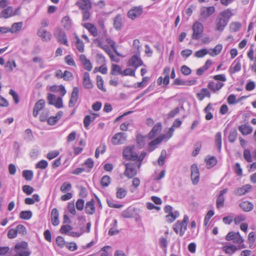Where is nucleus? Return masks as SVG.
Here are the masks:
<instances>
[{
  "label": "nucleus",
  "instance_id": "obj_22",
  "mask_svg": "<svg viewBox=\"0 0 256 256\" xmlns=\"http://www.w3.org/2000/svg\"><path fill=\"white\" fill-rule=\"evenodd\" d=\"M45 106V102L44 100H39L36 104L33 110V116L36 117L38 112L42 110Z\"/></svg>",
  "mask_w": 256,
  "mask_h": 256
},
{
  "label": "nucleus",
  "instance_id": "obj_53",
  "mask_svg": "<svg viewBox=\"0 0 256 256\" xmlns=\"http://www.w3.org/2000/svg\"><path fill=\"white\" fill-rule=\"evenodd\" d=\"M206 162L207 168H208L214 166L217 162L216 159L214 156L208 159H206Z\"/></svg>",
  "mask_w": 256,
  "mask_h": 256
},
{
  "label": "nucleus",
  "instance_id": "obj_41",
  "mask_svg": "<svg viewBox=\"0 0 256 256\" xmlns=\"http://www.w3.org/2000/svg\"><path fill=\"white\" fill-rule=\"evenodd\" d=\"M215 144L219 152L222 148V134L220 132H217L214 138Z\"/></svg>",
  "mask_w": 256,
  "mask_h": 256
},
{
  "label": "nucleus",
  "instance_id": "obj_33",
  "mask_svg": "<svg viewBox=\"0 0 256 256\" xmlns=\"http://www.w3.org/2000/svg\"><path fill=\"white\" fill-rule=\"evenodd\" d=\"M82 26L86 28L94 36H97V29L92 24L87 22L82 24Z\"/></svg>",
  "mask_w": 256,
  "mask_h": 256
},
{
  "label": "nucleus",
  "instance_id": "obj_3",
  "mask_svg": "<svg viewBox=\"0 0 256 256\" xmlns=\"http://www.w3.org/2000/svg\"><path fill=\"white\" fill-rule=\"evenodd\" d=\"M192 30L193 31L192 35V39L194 40H199L204 32L202 24L198 22H195L192 25Z\"/></svg>",
  "mask_w": 256,
  "mask_h": 256
},
{
  "label": "nucleus",
  "instance_id": "obj_40",
  "mask_svg": "<svg viewBox=\"0 0 256 256\" xmlns=\"http://www.w3.org/2000/svg\"><path fill=\"white\" fill-rule=\"evenodd\" d=\"M122 70L118 64H114L112 66L110 74L112 75H122Z\"/></svg>",
  "mask_w": 256,
  "mask_h": 256
},
{
  "label": "nucleus",
  "instance_id": "obj_1",
  "mask_svg": "<svg viewBox=\"0 0 256 256\" xmlns=\"http://www.w3.org/2000/svg\"><path fill=\"white\" fill-rule=\"evenodd\" d=\"M14 250L16 254L14 256H29L30 254L28 244L24 242L16 244Z\"/></svg>",
  "mask_w": 256,
  "mask_h": 256
},
{
  "label": "nucleus",
  "instance_id": "obj_55",
  "mask_svg": "<svg viewBox=\"0 0 256 256\" xmlns=\"http://www.w3.org/2000/svg\"><path fill=\"white\" fill-rule=\"evenodd\" d=\"M194 84V81H174L172 85L174 86H184V85H192Z\"/></svg>",
  "mask_w": 256,
  "mask_h": 256
},
{
  "label": "nucleus",
  "instance_id": "obj_45",
  "mask_svg": "<svg viewBox=\"0 0 256 256\" xmlns=\"http://www.w3.org/2000/svg\"><path fill=\"white\" fill-rule=\"evenodd\" d=\"M166 150H162L161 152L160 156L158 160V164L160 166H162L165 162V160L166 157Z\"/></svg>",
  "mask_w": 256,
  "mask_h": 256
},
{
  "label": "nucleus",
  "instance_id": "obj_12",
  "mask_svg": "<svg viewBox=\"0 0 256 256\" xmlns=\"http://www.w3.org/2000/svg\"><path fill=\"white\" fill-rule=\"evenodd\" d=\"M126 134L123 132H118L115 134L112 140L114 144H124L126 140Z\"/></svg>",
  "mask_w": 256,
  "mask_h": 256
},
{
  "label": "nucleus",
  "instance_id": "obj_32",
  "mask_svg": "<svg viewBox=\"0 0 256 256\" xmlns=\"http://www.w3.org/2000/svg\"><path fill=\"white\" fill-rule=\"evenodd\" d=\"M222 250L226 254L232 255L236 251L238 248L236 246L230 244L222 246Z\"/></svg>",
  "mask_w": 256,
  "mask_h": 256
},
{
  "label": "nucleus",
  "instance_id": "obj_50",
  "mask_svg": "<svg viewBox=\"0 0 256 256\" xmlns=\"http://www.w3.org/2000/svg\"><path fill=\"white\" fill-rule=\"evenodd\" d=\"M110 178L109 176L107 175L103 176L100 180L101 186L103 188L108 186L110 183Z\"/></svg>",
  "mask_w": 256,
  "mask_h": 256
},
{
  "label": "nucleus",
  "instance_id": "obj_38",
  "mask_svg": "<svg viewBox=\"0 0 256 256\" xmlns=\"http://www.w3.org/2000/svg\"><path fill=\"white\" fill-rule=\"evenodd\" d=\"M232 16L233 13L232 12V10L230 8H228L222 12L220 14V16L225 20H227V22H228L230 18Z\"/></svg>",
  "mask_w": 256,
  "mask_h": 256
},
{
  "label": "nucleus",
  "instance_id": "obj_8",
  "mask_svg": "<svg viewBox=\"0 0 256 256\" xmlns=\"http://www.w3.org/2000/svg\"><path fill=\"white\" fill-rule=\"evenodd\" d=\"M226 240H232L236 244H242L244 242V240L240 235V232H228L226 236Z\"/></svg>",
  "mask_w": 256,
  "mask_h": 256
},
{
  "label": "nucleus",
  "instance_id": "obj_26",
  "mask_svg": "<svg viewBox=\"0 0 256 256\" xmlns=\"http://www.w3.org/2000/svg\"><path fill=\"white\" fill-rule=\"evenodd\" d=\"M58 216L59 214L58 210L56 208L52 209L51 212V218L52 224L54 226H56L60 224Z\"/></svg>",
  "mask_w": 256,
  "mask_h": 256
},
{
  "label": "nucleus",
  "instance_id": "obj_6",
  "mask_svg": "<svg viewBox=\"0 0 256 256\" xmlns=\"http://www.w3.org/2000/svg\"><path fill=\"white\" fill-rule=\"evenodd\" d=\"M62 96L56 97L55 95L48 94V104L54 106L56 108H60L63 106Z\"/></svg>",
  "mask_w": 256,
  "mask_h": 256
},
{
  "label": "nucleus",
  "instance_id": "obj_58",
  "mask_svg": "<svg viewBox=\"0 0 256 256\" xmlns=\"http://www.w3.org/2000/svg\"><path fill=\"white\" fill-rule=\"evenodd\" d=\"M16 66V62L14 60L8 61L5 65V68L7 71H12Z\"/></svg>",
  "mask_w": 256,
  "mask_h": 256
},
{
  "label": "nucleus",
  "instance_id": "obj_16",
  "mask_svg": "<svg viewBox=\"0 0 256 256\" xmlns=\"http://www.w3.org/2000/svg\"><path fill=\"white\" fill-rule=\"evenodd\" d=\"M142 61L138 55L133 56L128 61V66L135 68V70L138 67L142 65Z\"/></svg>",
  "mask_w": 256,
  "mask_h": 256
},
{
  "label": "nucleus",
  "instance_id": "obj_61",
  "mask_svg": "<svg viewBox=\"0 0 256 256\" xmlns=\"http://www.w3.org/2000/svg\"><path fill=\"white\" fill-rule=\"evenodd\" d=\"M72 188V185L68 182H64L60 187V190L62 192H66L70 191Z\"/></svg>",
  "mask_w": 256,
  "mask_h": 256
},
{
  "label": "nucleus",
  "instance_id": "obj_42",
  "mask_svg": "<svg viewBox=\"0 0 256 256\" xmlns=\"http://www.w3.org/2000/svg\"><path fill=\"white\" fill-rule=\"evenodd\" d=\"M238 135V132L236 128H232L230 132L228 139V141L231 142L233 143L235 142Z\"/></svg>",
  "mask_w": 256,
  "mask_h": 256
},
{
  "label": "nucleus",
  "instance_id": "obj_20",
  "mask_svg": "<svg viewBox=\"0 0 256 256\" xmlns=\"http://www.w3.org/2000/svg\"><path fill=\"white\" fill-rule=\"evenodd\" d=\"M48 88L52 92L59 93L61 96H64L66 92L64 87L62 85H54L50 86Z\"/></svg>",
  "mask_w": 256,
  "mask_h": 256
},
{
  "label": "nucleus",
  "instance_id": "obj_31",
  "mask_svg": "<svg viewBox=\"0 0 256 256\" xmlns=\"http://www.w3.org/2000/svg\"><path fill=\"white\" fill-rule=\"evenodd\" d=\"M222 48V44H218L214 48H211L208 50V54L212 56H216L221 52Z\"/></svg>",
  "mask_w": 256,
  "mask_h": 256
},
{
  "label": "nucleus",
  "instance_id": "obj_46",
  "mask_svg": "<svg viewBox=\"0 0 256 256\" xmlns=\"http://www.w3.org/2000/svg\"><path fill=\"white\" fill-rule=\"evenodd\" d=\"M178 215L179 214L178 212H172V213L168 214L166 216V221L168 222H172L178 217Z\"/></svg>",
  "mask_w": 256,
  "mask_h": 256
},
{
  "label": "nucleus",
  "instance_id": "obj_27",
  "mask_svg": "<svg viewBox=\"0 0 256 256\" xmlns=\"http://www.w3.org/2000/svg\"><path fill=\"white\" fill-rule=\"evenodd\" d=\"M98 116V115L96 114H92L90 115L86 116L84 120V127L88 129L90 122L94 121Z\"/></svg>",
  "mask_w": 256,
  "mask_h": 256
},
{
  "label": "nucleus",
  "instance_id": "obj_13",
  "mask_svg": "<svg viewBox=\"0 0 256 256\" xmlns=\"http://www.w3.org/2000/svg\"><path fill=\"white\" fill-rule=\"evenodd\" d=\"M216 9L214 6L209 7L203 6L200 8V14L202 18H207L215 12Z\"/></svg>",
  "mask_w": 256,
  "mask_h": 256
},
{
  "label": "nucleus",
  "instance_id": "obj_56",
  "mask_svg": "<svg viewBox=\"0 0 256 256\" xmlns=\"http://www.w3.org/2000/svg\"><path fill=\"white\" fill-rule=\"evenodd\" d=\"M146 82L147 81H142L141 82L134 84H124V86L128 87H132L134 88H144L146 85Z\"/></svg>",
  "mask_w": 256,
  "mask_h": 256
},
{
  "label": "nucleus",
  "instance_id": "obj_43",
  "mask_svg": "<svg viewBox=\"0 0 256 256\" xmlns=\"http://www.w3.org/2000/svg\"><path fill=\"white\" fill-rule=\"evenodd\" d=\"M75 38L76 39V46L78 50L80 52H84V44L82 42V40H80V38L78 36H75Z\"/></svg>",
  "mask_w": 256,
  "mask_h": 256
},
{
  "label": "nucleus",
  "instance_id": "obj_4",
  "mask_svg": "<svg viewBox=\"0 0 256 256\" xmlns=\"http://www.w3.org/2000/svg\"><path fill=\"white\" fill-rule=\"evenodd\" d=\"M126 169L124 172V174L128 178H132L136 175L138 170L136 168L137 167L136 162H129L125 164Z\"/></svg>",
  "mask_w": 256,
  "mask_h": 256
},
{
  "label": "nucleus",
  "instance_id": "obj_49",
  "mask_svg": "<svg viewBox=\"0 0 256 256\" xmlns=\"http://www.w3.org/2000/svg\"><path fill=\"white\" fill-rule=\"evenodd\" d=\"M241 68L240 64L239 61L236 60L232 64L230 69L231 72L232 73H234L236 72H238L240 70Z\"/></svg>",
  "mask_w": 256,
  "mask_h": 256
},
{
  "label": "nucleus",
  "instance_id": "obj_25",
  "mask_svg": "<svg viewBox=\"0 0 256 256\" xmlns=\"http://www.w3.org/2000/svg\"><path fill=\"white\" fill-rule=\"evenodd\" d=\"M162 130V124L160 122L157 123L152 128L148 134L150 138H154L156 134H159Z\"/></svg>",
  "mask_w": 256,
  "mask_h": 256
},
{
  "label": "nucleus",
  "instance_id": "obj_36",
  "mask_svg": "<svg viewBox=\"0 0 256 256\" xmlns=\"http://www.w3.org/2000/svg\"><path fill=\"white\" fill-rule=\"evenodd\" d=\"M127 194V190L126 188L118 187L116 188V197L119 199L124 198Z\"/></svg>",
  "mask_w": 256,
  "mask_h": 256
},
{
  "label": "nucleus",
  "instance_id": "obj_14",
  "mask_svg": "<svg viewBox=\"0 0 256 256\" xmlns=\"http://www.w3.org/2000/svg\"><path fill=\"white\" fill-rule=\"evenodd\" d=\"M252 187L250 184H247L242 187L236 188L234 191V194L238 196H241L249 192Z\"/></svg>",
  "mask_w": 256,
  "mask_h": 256
},
{
  "label": "nucleus",
  "instance_id": "obj_52",
  "mask_svg": "<svg viewBox=\"0 0 256 256\" xmlns=\"http://www.w3.org/2000/svg\"><path fill=\"white\" fill-rule=\"evenodd\" d=\"M32 216V212L30 210L22 211L20 213V218L22 220H29Z\"/></svg>",
  "mask_w": 256,
  "mask_h": 256
},
{
  "label": "nucleus",
  "instance_id": "obj_10",
  "mask_svg": "<svg viewBox=\"0 0 256 256\" xmlns=\"http://www.w3.org/2000/svg\"><path fill=\"white\" fill-rule=\"evenodd\" d=\"M96 56L98 61H99L101 63L105 62V58L102 54H98ZM94 72H100L102 74H106L108 72V68L106 64H103L100 67L95 68L94 69Z\"/></svg>",
  "mask_w": 256,
  "mask_h": 256
},
{
  "label": "nucleus",
  "instance_id": "obj_35",
  "mask_svg": "<svg viewBox=\"0 0 256 256\" xmlns=\"http://www.w3.org/2000/svg\"><path fill=\"white\" fill-rule=\"evenodd\" d=\"M13 16V8L8 6L3 10L0 14V18H8Z\"/></svg>",
  "mask_w": 256,
  "mask_h": 256
},
{
  "label": "nucleus",
  "instance_id": "obj_9",
  "mask_svg": "<svg viewBox=\"0 0 256 256\" xmlns=\"http://www.w3.org/2000/svg\"><path fill=\"white\" fill-rule=\"evenodd\" d=\"M142 11V8L141 6H134L128 12V18L134 20L140 16Z\"/></svg>",
  "mask_w": 256,
  "mask_h": 256
},
{
  "label": "nucleus",
  "instance_id": "obj_17",
  "mask_svg": "<svg viewBox=\"0 0 256 256\" xmlns=\"http://www.w3.org/2000/svg\"><path fill=\"white\" fill-rule=\"evenodd\" d=\"M228 188H224L220 191L216 199V208H222L224 206V202L225 200L224 194L228 192Z\"/></svg>",
  "mask_w": 256,
  "mask_h": 256
},
{
  "label": "nucleus",
  "instance_id": "obj_34",
  "mask_svg": "<svg viewBox=\"0 0 256 256\" xmlns=\"http://www.w3.org/2000/svg\"><path fill=\"white\" fill-rule=\"evenodd\" d=\"M223 84L218 81H212L208 84V88L214 92L219 90L222 86Z\"/></svg>",
  "mask_w": 256,
  "mask_h": 256
},
{
  "label": "nucleus",
  "instance_id": "obj_39",
  "mask_svg": "<svg viewBox=\"0 0 256 256\" xmlns=\"http://www.w3.org/2000/svg\"><path fill=\"white\" fill-rule=\"evenodd\" d=\"M22 26V22L14 23L12 26V27L10 28H9V32L12 34L17 32L21 30Z\"/></svg>",
  "mask_w": 256,
  "mask_h": 256
},
{
  "label": "nucleus",
  "instance_id": "obj_2",
  "mask_svg": "<svg viewBox=\"0 0 256 256\" xmlns=\"http://www.w3.org/2000/svg\"><path fill=\"white\" fill-rule=\"evenodd\" d=\"M188 220V216L186 215H185L182 221H178L174 225V231L177 234L179 233L180 236H183L186 230Z\"/></svg>",
  "mask_w": 256,
  "mask_h": 256
},
{
  "label": "nucleus",
  "instance_id": "obj_63",
  "mask_svg": "<svg viewBox=\"0 0 256 256\" xmlns=\"http://www.w3.org/2000/svg\"><path fill=\"white\" fill-rule=\"evenodd\" d=\"M48 166V163L46 160H41L36 164V168H37L45 169Z\"/></svg>",
  "mask_w": 256,
  "mask_h": 256
},
{
  "label": "nucleus",
  "instance_id": "obj_15",
  "mask_svg": "<svg viewBox=\"0 0 256 256\" xmlns=\"http://www.w3.org/2000/svg\"><path fill=\"white\" fill-rule=\"evenodd\" d=\"M166 136L161 134L159 136L156 138L152 140L149 143V147L148 150L149 152L153 151L163 140H164Z\"/></svg>",
  "mask_w": 256,
  "mask_h": 256
},
{
  "label": "nucleus",
  "instance_id": "obj_59",
  "mask_svg": "<svg viewBox=\"0 0 256 256\" xmlns=\"http://www.w3.org/2000/svg\"><path fill=\"white\" fill-rule=\"evenodd\" d=\"M72 229V228L68 224L64 225L61 227L60 232L62 234H67L70 233Z\"/></svg>",
  "mask_w": 256,
  "mask_h": 256
},
{
  "label": "nucleus",
  "instance_id": "obj_44",
  "mask_svg": "<svg viewBox=\"0 0 256 256\" xmlns=\"http://www.w3.org/2000/svg\"><path fill=\"white\" fill-rule=\"evenodd\" d=\"M114 26L117 30H120L122 26V19L120 15L117 16L114 20Z\"/></svg>",
  "mask_w": 256,
  "mask_h": 256
},
{
  "label": "nucleus",
  "instance_id": "obj_64",
  "mask_svg": "<svg viewBox=\"0 0 256 256\" xmlns=\"http://www.w3.org/2000/svg\"><path fill=\"white\" fill-rule=\"evenodd\" d=\"M48 115L49 112L48 110H44L42 111L40 116V121L42 122H46L48 118Z\"/></svg>",
  "mask_w": 256,
  "mask_h": 256
},
{
  "label": "nucleus",
  "instance_id": "obj_37",
  "mask_svg": "<svg viewBox=\"0 0 256 256\" xmlns=\"http://www.w3.org/2000/svg\"><path fill=\"white\" fill-rule=\"evenodd\" d=\"M62 26L66 30H70L72 26V21L68 16L64 17L62 20Z\"/></svg>",
  "mask_w": 256,
  "mask_h": 256
},
{
  "label": "nucleus",
  "instance_id": "obj_29",
  "mask_svg": "<svg viewBox=\"0 0 256 256\" xmlns=\"http://www.w3.org/2000/svg\"><path fill=\"white\" fill-rule=\"evenodd\" d=\"M240 132L243 135H248L251 134L252 132V128L248 124H242L238 128Z\"/></svg>",
  "mask_w": 256,
  "mask_h": 256
},
{
  "label": "nucleus",
  "instance_id": "obj_48",
  "mask_svg": "<svg viewBox=\"0 0 256 256\" xmlns=\"http://www.w3.org/2000/svg\"><path fill=\"white\" fill-rule=\"evenodd\" d=\"M198 98L200 100H202L205 97H210V94L206 88H202L200 93L197 94Z\"/></svg>",
  "mask_w": 256,
  "mask_h": 256
},
{
  "label": "nucleus",
  "instance_id": "obj_18",
  "mask_svg": "<svg viewBox=\"0 0 256 256\" xmlns=\"http://www.w3.org/2000/svg\"><path fill=\"white\" fill-rule=\"evenodd\" d=\"M38 34L42 38V40L44 42L49 41L52 38L51 34L42 28L38 30Z\"/></svg>",
  "mask_w": 256,
  "mask_h": 256
},
{
  "label": "nucleus",
  "instance_id": "obj_60",
  "mask_svg": "<svg viewBox=\"0 0 256 256\" xmlns=\"http://www.w3.org/2000/svg\"><path fill=\"white\" fill-rule=\"evenodd\" d=\"M16 229L18 234V233L22 235H25L26 234V227L22 224L18 225Z\"/></svg>",
  "mask_w": 256,
  "mask_h": 256
},
{
  "label": "nucleus",
  "instance_id": "obj_47",
  "mask_svg": "<svg viewBox=\"0 0 256 256\" xmlns=\"http://www.w3.org/2000/svg\"><path fill=\"white\" fill-rule=\"evenodd\" d=\"M146 155V152H142L140 156L137 154L136 163V164L137 168L138 169L140 168L142 165V162Z\"/></svg>",
  "mask_w": 256,
  "mask_h": 256
},
{
  "label": "nucleus",
  "instance_id": "obj_28",
  "mask_svg": "<svg viewBox=\"0 0 256 256\" xmlns=\"http://www.w3.org/2000/svg\"><path fill=\"white\" fill-rule=\"evenodd\" d=\"M239 206L241 209L246 212H250L254 208L253 204L247 200L240 202Z\"/></svg>",
  "mask_w": 256,
  "mask_h": 256
},
{
  "label": "nucleus",
  "instance_id": "obj_30",
  "mask_svg": "<svg viewBox=\"0 0 256 256\" xmlns=\"http://www.w3.org/2000/svg\"><path fill=\"white\" fill-rule=\"evenodd\" d=\"M85 211L86 213L92 214L95 212L94 202L93 200H91L86 204Z\"/></svg>",
  "mask_w": 256,
  "mask_h": 256
},
{
  "label": "nucleus",
  "instance_id": "obj_24",
  "mask_svg": "<svg viewBox=\"0 0 256 256\" xmlns=\"http://www.w3.org/2000/svg\"><path fill=\"white\" fill-rule=\"evenodd\" d=\"M228 23V22H227V20H225L220 16H219L216 22V30L222 32L227 25Z\"/></svg>",
  "mask_w": 256,
  "mask_h": 256
},
{
  "label": "nucleus",
  "instance_id": "obj_62",
  "mask_svg": "<svg viewBox=\"0 0 256 256\" xmlns=\"http://www.w3.org/2000/svg\"><path fill=\"white\" fill-rule=\"evenodd\" d=\"M56 243L58 246L60 248H63L64 246H66V243L64 241V238L60 236H58L56 238Z\"/></svg>",
  "mask_w": 256,
  "mask_h": 256
},
{
  "label": "nucleus",
  "instance_id": "obj_54",
  "mask_svg": "<svg viewBox=\"0 0 256 256\" xmlns=\"http://www.w3.org/2000/svg\"><path fill=\"white\" fill-rule=\"evenodd\" d=\"M208 54V50L206 48H203L196 51L194 53V56L198 58H203L206 54Z\"/></svg>",
  "mask_w": 256,
  "mask_h": 256
},
{
  "label": "nucleus",
  "instance_id": "obj_21",
  "mask_svg": "<svg viewBox=\"0 0 256 256\" xmlns=\"http://www.w3.org/2000/svg\"><path fill=\"white\" fill-rule=\"evenodd\" d=\"M80 59L84 67L86 70L88 71H90L92 70V64L90 60L86 58L84 54H80Z\"/></svg>",
  "mask_w": 256,
  "mask_h": 256
},
{
  "label": "nucleus",
  "instance_id": "obj_23",
  "mask_svg": "<svg viewBox=\"0 0 256 256\" xmlns=\"http://www.w3.org/2000/svg\"><path fill=\"white\" fill-rule=\"evenodd\" d=\"M76 5L82 10H90L92 8L90 0H80L76 2Z\"/></svg>",
  "mask_w": 256,
  "mask_h": 256
},
{
  "label": "nucleus",
  "instance_id": "obj_11",
  "mask_svg": "<svg viewBox=\"0 0 256 256\" xmlns=\"http://www.w3.org/2000/svg\"><path fill=\"white\" fill-rule=\"evenodd\" d=\"M191 180L194 184H196L200 180V172L196 164H193L191 166Z\"/></svg>",
  "mask_w": 256,
  "mask_h": 256
},
{
  "label": "nucleus",
  "instance_id": "obj_19",
  "mask_svg": "<svg viewBox=\"0 0 256 256\" xmlns=\"http://www.w3.org/2000/svg\"><path fill=\"white\" fill-rule=\"evenodd\" d=\"M78 97V89L74 87L71 94V98L69 102L68 106L73 107L76 104Z\"/></svg>",
  "mask_w": 256,
  "mask_h": 256
},
{
  "label": "nucleus",
  "instance_id": "obj_57",
  "mask_svg": "<svg viewBox=\"0 0 256 256\" xmlns=\"http://www.w3.org/2000/svg\"><path fill=\"white\" fill-rule=\"evenodd\" d=\"M33 172L30 170H24L22 172V176L27 180H30L33 177Z\"/></svg>",
  "mask_w": 256,
  "mask_h": 256
},
{
  "label": "nucleus",
  "instance_id": "obj_51",
  "mask_svg": "<svg viewBox=\"0 0 256 256\" xmlns=\"http://www.w3.org/2000/svg\"><path fill=\"white\" fill-rule=\"evenodd\" d=\"M242 26L240 22H232L230 25V28L232 32H236L240 30Z\"/></svg>",
  "mask_w": 256,
  "mask_h": 256
},
{
  "label": "nucleus",
  "instance_id": "obj_5",
  "mask_svg": "<svg viewBox=\"0 0 256 256\" xmlns=\"http://www.w3.org/2000/svg\"><path fill=\"white\" fill-rule=\"evenodd\" d=\"M135 146H130L126 147L122 152L124 158L128 160H132L136 162L137 154L134 151Z\"/></svg>",
  "mask_w": 256,
  "mask_h": 256
},
{
  "label": "nucleus",
  "instance_id": "obj_7",
  "mask_svg": "<svg viewBox=\"0 0 256 256\" xmlns=\"http://www.w3.org/2000/svg\"><path fill=\"white\" fill-rule=\"evenodd\" d=\"M54 36L56 38L58 42L66 46L68 43L66 33L61 29H56L54 32Z\"/></svg>",
  "mask_w": 256,
  "mask_h": 256
}]
</instances>
